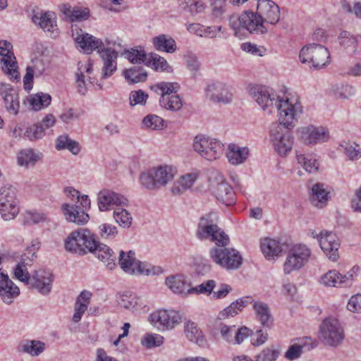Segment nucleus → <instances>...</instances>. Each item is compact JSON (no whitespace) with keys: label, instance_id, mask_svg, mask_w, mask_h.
Masks as SVG:
<instances>
[{"label":"nucleus","instance_id":"bf43d9fd","mask_svg":"<svg viewBox=\"0 0 361 361\" xmlns=\"http://www.w3.org/2000/svg\"><path fill=\"white\" fill-rule=\"evenodd\" d=\"M128 59L133 63L141 64L144 63L146 65L147 57L144 50H138L137 49H132L130 51L127 52Z\"/></svg>","mask_w":361,"mask_h":361},{"label":"nucleus","instance_id":"8fccbe9b","mask_svg":"<svg viewBox=\"0 0 361 361\" xmlns=\"http://www.w3.org/2000/svg\"><path fill=\"white\" fill-rule=\"evenodd\" d=\"M113 216L115 221L123 228H129L132 225L131 214L123 207L114 209Z\"/></svg>","mask_w":361,"mask_h":361},{"label":"nucleus","instance_id":"5fc2aeb1","mask_svg":"<svg viewBox=\"0 0 361 361\" xmlns=\"http://www.w3.org/2000/svg\"><path fill=\"white\" fill-rule=\"evenodd\" d=\"M216 286V282L214 280H208L203 282L199 286L195 287L190 288L187 289V293L190 294H211L213 291L214 288Z\"/></svg>","mask_w":361,"mask_h":361},{"label":"nucleus","instance_id":"2eb2a0df","mask_svg":"<svg viewBox=\"0 0 361 361\" xmlns=\"http://www.w3.org/2000/svg\"><path fill=\"white\" fill-rule=\"evenodd\" d=\"M319 338L331 346L340 344L344 338V331L338 319L326 318L319 327Z\"/></svg>","mask_w":361,"mask_h":361},{"label":"nucleus","instance_id":"c9c22d12","mask_svg":"<svg viewBox=\"0 0 361 361\" xmlns=\"http://www.w3.org/2000/svg\"><path fill=\"white\" fill-rule=\"evenodd\" d=\"M228 161L232 165H238L245 162L248 156V149L231 143L228 145L226 151Z\"/></svg>","mask_w":361,"mask_h":361},{"label":"nucleus","instance_id":"49530a36","mask_svg":"<svg viewBox=\"0 0 361 361\" xmlns=\"http://www.w3.org/2000/svg\"><path fill=\"white\" fill-rule=\"evenodd\" d=\"M123 75L130 84L144 82L147 78V72L140 66H135L126 70Z\"/></svg>","mask_w":361,"mask_h":361},{"label":"nucleus","instance_id":"c85d7f7f","mask_svg":"<svg viewBox=\"0 0 361 361\" xmlns=\"http://www.w3.org/2000/svg\"><path fill=\"white\" fill-rule=\"evenodd\" d=\"M288 249L286 242H281L276 239L265 238L261 243V250L268 259H275Z\"/></svg>","mask_w":361,"mask_h":361},{"label":"nucleus","instance_id":"79ce46f5","mask_svg":"<svg viewBox=\"0 0 361 361\" xmlns=\"http://www.w3.org/2000/svg\"><path fill=\"white\" fill-rule=\"evenodd\" d=\"M247 306V300L238 298L229 306L220 311L216 317L218 320H226L233 317L241 312Z\"/></svg>","mask_w":361,"mask_h":361},{"label":"nucleus","instance_id":"f704fd0d","mask_svg":"<svg viewBox=\"0 0 361 361\" xmlns=\"http://www.w3.org/2000/svg\"><path fill=\"white\" fill-rule=\"evenodd\" d=\"M184 333L189 341L195 342L199 346L204 347L207 345L205 336L203 335L202 330L195 322L191 321L185 322Z\"/></svg>","mask_w":361,"mask_h":361},{"label":"nucleus","instance_id":"20e7f679","mask_svg":"<svg viewBox=\"0 0 361 361\" xmlns=\"http://www.w3.org/2000/svg\"><path fill=\"white\" fill-rule=\"evenodd\" d=\"M96 243L93 233L87 229L80 228L69 234L65 240L64 246L66 251L82 256L92 252Z\"/></svg>","mask_w":361,"mask_h":361},{"label":"nucleus","instance_id":"aec40b11","mask_svg":"<svg viewBox=\"0 0 361 361\" xmlns=\"http://www.w3.org/2000/svg\"><path fill=\"white\" fill-rule=\"evenodd\" d=\"M13 45L6 40L0 41V56H1L2 71L11 78L18 79L19 73L18 71L16 57L12 51Z\"/></svg>","mask_w":361,"mask_h":361},{"label":"nucleus","instance_id":"a878e982","mask_svg":"<svg viewBox=\"0 0 361 361\" xmlns=\"http://www.w3.org/2000/svg\"><path fill=\"white\" fill-rule=\"evenodd\" d=\"M0 94L4 102L7 111L13 115L19 112L20 102L18 91L11 85L4 82L0 83Z\"/></svg>","mask_w":361,"mask_h":361},{"label":"nucleus","instance_id":"4be33fe9","mask_svg":"<svg viewBox=\"0 0 361 361\" xmlns=\"http://www.w3.org/2000/svg\"><path fill=\"white\" fill-rule=\"evenodd\" d=\"M37 257L35 248L28 247L25 252L21 255L20 262L13 269L14 278L27 285L32 277L27 267L30 266L35 258Z\"/></svg>","mask_w":361,"mask_h":361},{"label":"nucleus","instance_id":"69168bd1","mask_svg":"<svg viewBox=\"0 0 361 361\" xmlns=\"http://www.w3.org/2000/svg\"><path fill=\"white\" fill-rule=\"evenodd\" d=\"M47 220L45 214L37 212H27L25 215V224H38Z\"/></svg>","mask_w":361,"mask_h":361},{"label":"nucleus","instance_id":"0eeeda50","mask_svg":"<svg viewBox=\"0 0 361 361\" xmlns=\"http://www.w3.org/2000/svg\"><path fill=\"white\" fill-rule=\"evenodd\" d=\"M291 129L277 122L273 123L270 126L269 140L274 150L281 157L287 156L293 149L294 137Z\"/></svg>","mask_w":361,"mask_h":361},{"label":"nucleus","instance_id":"423d86ee","mask_svg":"<svg viewBox=\"0 0 361 361\" xmlns=\"http://www.w3.org/2000/svg\"><path fill=\"white\" fill-rule=\"evenodd\" d=\"M227 245L214 246L210 248L209 255L210 259L221 268L226 270H235L243 264L240 253L233 247Z\"/></svg>","mask_w":361,"mask_h":361},{"label":"nucleus","instance_id":"774afa93","mask_svg":"<svg viewBox=\"0 0 361 361\" xmlns=\"http://www.w3.org/2000/svg\"><path fill=\"white\" fill-rule=\"evenodd\" d=\"M155 274L154 268L149 264L141 262L137 260V264L135 267L133 275H154Z\"/></svg>","mask_w":361,"mask_h":361},{"label":"nucleus","instance_id":"ea45409f","mask_svg":"<svg viewBox=\"0 0 361 361\" xmlns=\"http://www.w3.org/2000/svg\"><path fill=\"white\" fill-rule=\"evenodd\" d=\"M154 47L157 51L174 53L177 47L175 39L169 35L161 34L152 39Z\"/></svg>","mask_w":361,"mask_h":361},{"label":"nucleus","instance_id":"4c0bfd02","mask_svg":"<svg viewBox=\"0 0 361 361\" xmlns=\"http://www.w3.org/2000/svg\"><path fill=\"white\" fill-rule=\"evenodd\" d=\"M310 197L312 204L317 208L324 207L329 200V192L322 183H317L312 185Z\"/></svg>","mask_w":361,"mask_h":361},{"label":"nucleus","instance_id":"473e14b6","mask_svg":"<svg viewBox=\"0 0 361 361\" xmlns=\"http://www.w3.org/2000/svg\"><path fill=\"white\" fill-rule=\"evenodd\" d=\"M4 278L5 280L0 282V297L4 303L10 305L13 300L19 295L20 289L9 276Z\"/></svg>","mask_w":361,"mask_h":361},{"label":"nucleus","instance_id":"37998d69","mask_svg":"<svg viewBox=\"0 0 361 361\" xmlns=\"http://www.w3.org/2000/svg\"><path fill=\"white\" fill-rule=\"evenodd\" d=\"M179 89L180 85L177 82H161L151 86V90L160 94L161 97L178 95L177 92Z\"/></svg>","mask_w":361,"mask_h":361},{"label":"nucleus","instance_id":"6ab92c4d","mask_svg":"<svg viewBox=\"0 0 361 361\" xmlns=\"http://www.w3.org/2000/svg\"><path fill=\"white\" fill-rule=\"evenodd\" d=\"M128 204V200L126 197L111 190L103 189L97 195V204L101 212L114 210L115 207H126Z\"/></svg>","mask_w":361,"mask_h":361},{"label":"nucleus","instance_id":"b1692460","mask_svg":"<svg viewBox=\"0 0 361 361\" xmlns=\"http://www.w3.org/2000/svg\"><path fill=\"white\" fill-rule=\"evenodd\" d=\"M220 336L229 344L240 345L248 336V328L245 326L237 328L235 325L221 323L219 326Z\"/></svg>","mask_w":361,"mask_h":361},{"label":"nucleus","instance_id":"13d9d810","mask_svg":"<svg viewBox=\"0 0 361 361\" xmlns=\"http://www.w3.org/2000/svg\"><path fill=\"white\" fill-rule=\"evenodd\" d=\"M44 135V128L42 127V124L39 123L27 128L25 133V136L32 141L41 139Z\"/></svg>","mask_w":361,"mask_h":361},{"label":"nucleus","instance_id":"7c9ffc66","mask_svg":"<svg viewBox=\"0 0 361 361\" xmlns=\"http://www.w3.org/2000/svg\"><path fill=\"white\" fill-rule=\"evenodd\" d=\"M98 259L105 264L107 269L112 270L116 266V255L114 252L106 245L97 241L96 247L92 251Z\"/></svg>","mask_w":361,"mask_h":361},{"label":"nucleus","instance_id":"a211bd4d","mask_svg":"<svg viewBox=\"0 0 361 361\" xmlns=\"http://www.w3.org/2000/svg\"><path fill=\"white\" fill-rule=\"evenodd\" d=\"M299 140L307 145H314L329 141V132L323 126L310 125L298 130Z\"/></svg>","mask_w":361,"mask_h":361},{"label":"nucleus","instance_id":"4d7b16f0","mask_svg":"<svg viewBox=\"0 0 361 361\" xmlns=\"http://www.w3.org/2000/svg\"><path fill=\"white\" fill-rule=\"evenodd\" d=\"M164 342V337L159 334L148 333L141 340V344L147 348L160 346Z\"/></svg>","mask_w":361,"mask_h":361},{"label":"nucleus","instance_id":"e433bc0d","mask_svg":"<svg viewBox=\"0 0 361 361\" xmlns=\"http://www.w3.org/2000/svg\"><path fill=\"white\" fill-rule=\"evenodd\" d=\"M166 285L174 293L188 295L187 289L190 288V283L186 280L183 275L170 276L166 279Z\"/></svg>","mask_w":361,"mask_h":361},{"label":"nucleus","instance_id":"de8ad7c7","mask_svg":"<svg viewBox=\"0 0 361 361\" xmlns=\"http://www.w3.org/2000/svg\"><path fill=\"white\" fill-rule=\"evenodd\" d=\"M298 163L308 173H315L319 169L317 159L310 154H297Z\"/></svg>","mask_w":361,"mask_h":361},{"label":"nucleus","instance_id":"412c9836","mask_svg":"<svg viewBox=\"0 0 361 361\" xmlns=\"http://www.w3.org/2000/svg\"><path fill=\"white\" fill-rule=\"evenodd\" d=\"M54 276L49 271L39 269L32 272L27 286L36 289L42 295H48L51 290Z\"/></svg>","mask_w":361,"mask_h":361},{"label":"nucleus","instance_id":"39448f33","mask_svg":"<svg viewBox=\"0 0 361 361\" xmlns=\"http://www.w3.org/2000/svg\"><path fill=\"white\" fill-rule=\"evenodd\" d=\"M196 236L201 240L214 242L216 246L228 245L230 243L228 235L214 222L210 214L200 219Z\"/></svg>","mask_w":361,"mask_h":361},{"label":"nucleus","instance_id":"f3484780","mask_svg":"<svg viewBox=\"0 0 361 361\" xmlns=\"http://www.w3.org/2000/svg\"><path fill=\"white\" fill-rule=\"evenodd\" d=\"M358 269V267H353L344 275L336 269L329 270L321 276L319 283L325 287H349L353 284L354 274Z\"/></svg>","mask_w":361,"mask_h":361},{"label":"nucleus","instance_id":"9d476101","mask_svg":"<svg viewBox=\"0 0 361 361\" xmlns=\"http://www.w3.org/2000/svg\"><path fill=\"white\" fill-rule=\"evenodd\" d=\"M16 188L11 185L0 189V214L4 221L14 219L19 212Z\"/></svg>","mask_w":361,"mask_h":361},{"label":"nucleus","instance_id":"0e129e2a","mask_svg":"<svg viewBox=\"0 0 361 361\" xmlns=\"http://www.w3.org/2000/svg\"><path fill=\"white\" fill-rule=\"evenodd\" d=\"M99 234L102 238H114L118 233V229L116 226L103 224L99 226Z\"/></svg>","mask_w":361,"mask_h":361},{"label":"nucleus","instance_id":"a18cd8bd","mask_svg":"<svg viewBox=\"0 0 361 361\" xmlns=\"http://www.w3.org/2000/svg\"><path fill=\"white\" fill-rule=\"evenodd\" d=\"M51 101V97L47 93L38 92L30 97L29 102L34 111H39L47 107Z\"/></svg>","mask_w":361,"mask_h":361},{"label":"nucleus","instance_id":"a19ab883","mask_svg":"<svg viewBox=\"0 0 361 361\" xmlns=\"http://www.w3.org/2000/svg\"><path fill=\"white\" fill-rule=\"evenodd\" d=\"M136 264H137V260L135 258L134 251L130 250L128 252H125L123 250L120 251L118 264L123 271L128 274L133 275Z\"/></svg>","mask_w":361,"mask_h":361},{"label":"nucleus","instance_id":"c03bdc74","mask_svg":"<svg viewBox=\"0 0 361 361\" xmlns=\"http://www.w3.org/2000/svg\"><path fill=\"white\" fill-rule=\"evenodd\" d=\"M338 150L350 161H357L361 158V147L356 142H343L339 145Z\"/></svg>","mask_w":361,"mask_h":361},{"label":"nucleus","instance_id":"09e8293b","mask_svg":"<svg viewBox=\"0 0 361 361\" xmlns=\"http://www.w3.org/2000/svg\"><path fill=\"white\" fill-rule=\"evenodd\" d=\"M331 92L336 98L348 99L355 94V89L348 84H335L331 86Z\"/></svg>","mask_w":361,"mask_h":361},{"label":"nucleus","instance_id":"5701e85b","mask_svg":"<svg viewBox=\"0 0 361 361\" xmlns=\"http://www.w3.org/2000/svg\"><path fill=\"white\" fill-rule=\"evenodd\" d=\"M78 71L75 73L76 85L78 92L82 95H85L88 89L89 85H94V81L92 80L90 75L92 73V64L90 63H82L79 62ZM98 90L102 89L101 83L95 84Z\"/></svg>","mask_w":361,"mask_h":361},{"label":"nucleus","instance_id":"58836bf2","mask_svg":"<svg viewBox=\"0 0 361 361\" xmlns=\"http://www.w3.org/2000/svg\"><path fill=\"white\" fill-rule=\"evenodd\" d=\"M45 349V343L37 340H24L19 343L17 350L32 356H38Z\"/></svg>","mask_w":361,"mask_h":361},{"label":"nucleus","instance_id":"ddd939ff","mask_svg":"<svg viewBox=\"0 0 361 361\" xmlns=\"http://www.w3.org/2000/svg\"><path fill=\"white\" fill-rule=\"evenodd\" d=\"M208 181L209 190L219 202L227 206L234 204L235 201V192L219 173H213L209 177Z\"/></svg>","mask_w":361,"mask_h":361},{"label":"nucleus","instance_id":"72a5a7b5","mask_svg":"<svg viewBox=\"0 0 361 361\" xmlns=\"http://www.w3.org/2000/svg\"><path fill=\"white\" fill-rule=\"evenodd\" d=\"M252 303V308L256 319L264 326L269 327L273 322V317L269 306L261 301L250 302Z\"/></svg>","mask_w":361,"mask_h":361},{"label":"nucleus","instance_id":"cd10ccee","mask_svg":"<svg viewBox=\"0 0 361 361\" xmlns=\"http://www.w3.org/2000/svg\"><path fill=\"white\" fill-rule=\"evenodd\" d=\"M31 19L33 23L38 25L44 32H49L54 36L57 34L54 13L32 11Z\"/></svg>","mask_w":361,"mask_h":361},{"label":"nucleus","instance_id":"864d4df0","mask_svg":"<svg viewBox=\"0 0 361 361\" xmlns=\"http://www.w3.org/2000/svg\"><path fill=\"white\" fill-rule=\"evenodd\" d=\"M147 66H149L156 71H167L169 67L166 60L157 54H151L147 59Z\"/></svg>","mask_w":361,"mask_h":361},{"label":"nucleus","instance_id":"6e6d98bb","mask_svg":"<svg viewBox=\"0 0 361 361\" xmlns=\"http://www.w3.org/2000/svg\"><path fill=\"white\" fill-rule=\"evenodd\" d=\"M164 121L157 115L149 114L142 120L145 128L151 130H160L164 127Z\"/></svg>","mask_w":361,"mask_h":361},{"label":"nucleus","instance_id":"3c124183","mask_svg":"<svg viewBox=\"0 0 361 361\" xmlns=\"http://www.w3.org/2000/svg\"><path fill=\"white\" fill-rule=\"evenodd\" d=\"M159 103L161 107L171 111H177L183 106V102L179 95L164 96L160 98Z\"/></svg>","mask_w":361,"mask_h":361},{"label":"nucleus","instance_id":"f8f14e48","mask_svg":"<svg viewBox=\"0 0 361 361\" xmlns=\"http://www.w3.org/2000/svg\"><path fill=\"white\" fill-rule=\"evenodd\" d=\"M299 57L302 63H309L317 69L322 68L329 63L328 49L319 44H310L304 47Z\"/></svg>","mask_w":361,"mask_h":361},{"label":"nucleus","instance_id":"680f3d73","mask_svg":"<svg viewBox=\"0 0 361 361\" xmlns=\"http://www.w3.org/2000/svg\"><path fill=\"white\" fill-rule=\"evenodd\" d=\"M118 304L126 310L133 311L137 306V300L131 295L123 294L119 298Z\"/></svg>","mask_w":361,"mask_h":361},{"label":"nucleus","instance_id":"f257e3e1","mask_svg":"<svg viewBox=\"0 0 361 361\" xmlns=\"http://www.w3.org/2000/svg\"><path fill=\"white\" fill-rule=\"evenodd\" d=\"M250 96L264 111L271 114L278 112L279 122L288 128H293L298 118L302 113L301 103L297 99H289L270 93L264 87H250Z\"/></svg>","mask_w":361,"mask_h":361},{"label":"nucleus","instance_id":"603ef678","mask_svg":"<svg viewBox=\"0 0 361 361\" xmlns=\"http://www.w3.org/2000/svg\"><path fill=\"white\" fill-rule=\"evenodd\" d=\"M39 159V154H36L30 149L21 150L18 154V163L22 166H27L29 164L34 165Z\"/></svg>","mask_w":361,"mask_h":361},{"label":"nucleus","instance_id":"6e6552de","mask_svg":"<svg viewBox=\"0 0 361 361\" xmlns=\"http://www.w3.org/2000/svg\"><path fill=\"white\" fill-rule=\"evenodd\" d=\"M173 178V171L171 166H159L149 169L140 174L141 184L149 190L166 185Z\"/></svg>","mask_w":361,"mask_h":361},{"label":"nucleus","instance_id":"c756f323","mask_svg":"<svg viewBox=\"0 0 361 361\" xmlns=\"http://www.w3.org/2000/svg\"><path fill=\"white\" fill-rule=\"evenodd\" d=\"M61 210L66 220L77 225H84L89 221V215L79 206L63 204Z\"/></svg>","mask_w":361,"mask_h":361},{"label":"nucleus","instance_id":"e2e57ef3","mask_svg":"<svg viewBox=\"0 0 361 361\" xmlns=\"http://www.w3.org/2000/svg\"><path fill=\"white\" fill-rule=\"evenodd\" d=\"M148 98V94L141 90L133 91L130 94V104L135 106L137 104L144 105Z\"/></svg>","mask_w":361,"mask_h":361},{"label":"nucleus","instance_id":"338daca9","mask_svg":"<svg viewBox=\"0 0 361 361\" xmlns=\"http://www.w3.org/2000/svg\"><path fill=\"white\" fill-rule=\"evenodd\" d=\"M197 177L198 174L197 173H187L180 178L178 181V184L181 186L183 190H186L192 187Z\"/></svg>","mask_w":361,"mask_h":361},{"label":"nucleus","instance_id":"2f4dec72","mask_svg":"<svg viewBox=\"0 0 361 361\" xmlns=\"http://www.w3.org/2000/svg\"><path fill=\"white\" fill-rule=\"evenodd\" d=\"M313 348L312 340L310 338L305 337L299 339L297 343L290 345L286 352L284 357L288 360H294L300 357L301 355Z\"/></svg>","mask_w":361,"mask_h":361},{"label":"nucleus","instance_id":"f03ea898","mask_svg":"<svg viewBox=\"0 0 361 361\" xmlns=\"http://www.w3.org/2000/svg\"><path fill=\"white\" fill-rule=\"evenodd\" d=\"M73 37L75 43L86 54H90L94 50L98 49V52L103 61L102 78L106 79L111 76L117 69L116 59L117 52L111 49L104 48V43L99 39L84 32L81 29L73 31Z\"/></svg>","mask_w":361,"mask_h":361},{"label":"nucleus","instance_id":"1a4fd4ad","mask_svg":"<svg viewBox=\"0 0 361 361\" xmlns=\"http://www.w3.org/2000/svg\"><path fill=\"white\" fill-rule=\"evenodd\" d=\"M311 254V250L306 245L301 243L293 245L288 250L283 264L284 274L288 275L302 268L309 261Z\"/></svg>","mask_w":361,"mask_h":361},{"label":"nucleus","instance_id":"052dcab7","mask_svg":"<svg viewBox=\"0 0 361 361\" xmlns=\"http://www.w3.org/2000/svg\"><path fill=\"white\" fill-rule=\"evenodd\" d=\"M339 43L345 48L355 49L358 42L357 38L349 32L343 31L338 37Z\"/></svg>","mask_w":361,"mask_h":361},{"label":"nucleus","instance_id":"393cba45","mask_svg":"<svg viewBox=\"0 0 361 361\" xmlns=\"http://www.w3.org/2000/svg\"><path fill=\"white\" fill-rule=\"evenodd\" d=\"M207 97L214 103L229 104L233 100V93L230 88L222 83H213L206 88Z\"/></svg>","mask_w":361,"mask_h":361},{"label":"nucleus","instance_id":"bb28decb","mask_svg":"<svg viewBox=\"0 0 361 361\" xmlns=\"http://www.w3.org/2000/svg\"><path fill=\"white\" fill-rule=\"evenodd\" d=\"M228 21L235 37L240 40L247 37L248 35V11L231 15Z\"/></svg>","mask_w":361,"mask_h":361},{"label":"nucleus","instance_id":"7ed1b4c3","mask_svg":"<svg viewBox=\"0 0 361 361\" xmlns=\"http://www.w3.org/2000/svg\"><path fill=\"white\" fill-rule=\"evenodd\" d=\"M280 20L279 6L271 0H258L256 12L250 11V33L257 34L267 32V28L263 25L267 22L271 25L277 23Z\"/></svg>","mask_w":361,"mask_h":361},{"label":"nucleus","instance_id":"4468645a","mask_svg":"<svg viewBox=\"0 0 361 361\" xmlns=\"http://www.w3.org/2000/svg\"><path fill=\"white\" fill-rule=\"evenodd\" d=\"M152 326L159 331H168L174 329L182 321L180 312L174 310H159L149 316Z\"/></svg>","mask_w":361,"mask_h":361},{"label":"nucleus","instance_id":"9b49d317","mask_svg":"<svg viewBox=\"0 0 361 361\" xmlns=\"http://www.w3.org/2000/svg\"><path fill=\"white\" fill-rule=\"evenodd\" d=\"M193 147L195 152L209 161L217 159L224 152V145L220 141L204 135L195 136Z\"/></svg>","mask_w":361,"mask_h":361},{"label":"nucleus","instance_id":"dca6fc26","mask_svg":"<svg viewBox=\"0 0 361 361\" xmlns=\"http://www.w3.org/2000/svg\"><path fill=\"white\" fill-rule=\"evenodd\" d=\"M310 234L312 238L318 240L321 249L330 260L333 262L338 260L340 242L335 233L327 231L317 233L315 231L311 230Z\"/></svg>","mask_w":361,"mask_h":361}]
</instances>
